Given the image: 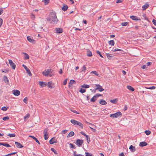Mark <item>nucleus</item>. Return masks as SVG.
Wrapping results in <instances>:
<instances>
[{"label":"nucleus","mask_w":156,"mask_h":156,"mask_svg":"<svg viewBox=\"0 0 156 156\" xmlns=\"http://www.w3.org/2000/svg\"><path fill=\"white\" fill-rule=\"evenodd\" d=\"M47 21H49L52 24H57L58 20L57 18L56 13L52 11L49 15V17L47 18Z\"/></svg>","instance_id":"nucleus-1"},{"label":"nucleus","mask_w":156,"mask_h":156,"mask_svg":"<svg viewBox=\"0 0 156 156\" xmlns=\"http://www.w3.org/2000/svg\"><path fill=\"white\" fill-rule=\"evenodd\" d=\"M122 116V114L120 112H117L115 113L114 114H112L110 115V117L113 118L121 117Z\"/></svg>","instance_id":"nucleus-2"},{"label":"nucleus","mask_w":156,"mask_h":156,"mask_svg":"<svg viewBox=\"0 0 156 156\" xmlns=\"http://www.w3.org/2000/svg\"><path fill=\"white\" fill-rule=\"evenodd\" d=\"M22 66L26 70L27 73L30 76H31L32 74L30 70L25 65L23 64Z\"/></svg>","instance_id":"nucleus-3"},{"label":"nucleus","mask_w":156,"mask_h":156,"mask_svg":"<svg viewBox=\"0 0 156 156\" xmlns=\"http://www.w3.org/2000/svg\"><path fill=\"white\" fill-rule=\"evenodd\" d=\"M9 63L10 66L12 69H14L16 68L15 64L11 60L9 59Z\"/></svg>","instance_id":"nucleus-4"},{"label":"nucleus","mask_w":156,"mask_h":156,"mask_svg":"<svg viewBox=\"0 0 156 156\" xmlns=\"http://www.w3.org/2000/svg\"><path fill=\"white\" fill-rule=\"evenodd\" d=\"M48 71L49 76H51L54 75V72L53 70L51 69H48Z\"/></svg>","instance_id":"nucleus-5"},{"label":"nucleus","mask_w":156,"mask_h":156,"mask_svg":"<svg viewBox=\"0 0 156 156\" xmlns=\"http://www.w3.org/2000/svg\"><path fill=\"white\" fill-rule=\"evenodd\" d=\"M12 92L13 94L15 96H18L20 94V92L18 90H13Z\"/></svg>","instance_id":"nucleus-6"},{"label":"nucleus","mask_w":156,"mask_h":156,"mask_svg":"<svg viewBox=\"0 0 156 156\" xmlns=\"http://www.w3.org/2000/svg\"><path fill=\"white\" fill-rule=\"evenodd\" d=\"M57 142V140L55 139V137H53L49 141V143L51 144H53L54 143Z\"/></svg>","instance_id":"nucleus-7"},{"label":"nucleus","mask_w":156,"mask_h":156,"mask_svg":"<svg viewBox=\"0 0 156 156\" xmlns=\"http://www.w3.org/2000/svg\"><path fill=\"white\" fill-rule=\"evenodd\" d=\"M15 144L17 148H22L23 147V146L20 143L17 142H15Z\"/></svg>","instance_id":"nucleus-8"},{"label":"nucleus","mask_w":156,"mask_h":156,"mask_svg":"<svg viewBox=\"0 0 156 156\" xmlns=\"http://www.w3.org/2000/svg\"><path fill=\"white\" fill-rule=\"evenodd\" d=\"M39 84L42 87H44L47 85V84L45 82H43V81H39Z\"/></svg>","instance_id":"nucleus-9"},{"label":"nucleus","mask_w":156,"mask_h":156,"mask_svg":"<svg viewBox=\"0 0 156 156\" xmlns=\"http://www.w3.org/2000/svg\"><path fill=\"white\" fill-rule=\"evenodd\" d=\"M42 74L45 76H49L48 69L45 70L42 72Z\"/></svg>","instance_id":"nucleus-10"},{"label":"nucleus","mask_w":156,"mask_h":156,"mask_svg":"<svg viewBox=\"0 0 156 156\" xmlns=\"http://www.w3.org/2000/svg\"><path fill=\"white\" fill-rule=\"evenodd\" d=\"M76 83V81L73 80H71L70 81L69 83V87H71V85L73 84H75Z\"/></svg>","instance_id":"nucleus-11"},{"label":"nucleus","mask_w":156,"mask_h":156,"mask_svg":"<svg viewBox=\"0 0 156 156\" xmlns=\"http://www.w3.org/2000/svg\"><path fill=\"white\" fill-rule=\"evenodd\" d=\"M57 33H61L62 32L63 30L61 28H56L55 29Z\"/></svg>","instance_id":"nucleus-12"},{"label":"nucleus","mask_w":156,"mask_h":156,"mask_svg":"<svg viewBox=\"0 0 156 156\" xmlns=\"http://www.w3.org/2000/svg\"><path fill=\"white\" fill-rule=\"evenodd\" d=\"M149 5L147 3H146L144 5L142 6V9L143 10H145L149 7Z\"/></svg>","instance_id":"nucleus-13"},{"label":"nucleus","mask_w":156,"mask_h":156,"mask_svg":"<svg viewBox=\"0 0 156 156\" xmlns=\"http://www.w3.org/2000/svg\"><path fill=\"white\" fill-rule=\"evenodd\" d=\"M130 18L132 20H139V18L137 17L134 16H131Z\"/></svg>","instance_id":"nucleus-14"},{"label":"nucleus","mask_w":156,"mask_h":156,"mask_svg":"<svg viewBox=\"0 0 156 156\" xmlns=\"http://www.w3.org/2000/svg\"><path fill=\"white\" fill-rule=\"evenodd\" d=\"M147 145V143L145 142H142L140 143L139 145L141 147H143L146 146Z\"/></svg>","instance_id":"nucleus-15"},{"label":"nucleus","mask_w":156,"mask_h":156,"mask_svg":"<svg viewBox=\"0 0 156 156\" xmlns=\"http://www.w3.org/2000/svg\"><path fill=\"white\" fill-rule=\"evenodd\" d=\"M68 7L67 5H64L62 7V9L64 11H66L68 9Z\"/></svg>","instance_id":"nucleus-16"},{"label":"nucleus","mask_w":156,"mask_h":156,"mask_svg":"<svg viewBox=\"0 0 156 156\" xmlns=\"http://www.w3.org/2000/svg\"><path fill=\"white\" fill-rule=\"evenodd\" d=\"M129 149L132 152H134L136 151V148L135 147H133V145H131L129 148Z\"/></svg>","instance_id":"nucleus-17"},{"label":"nucleus","mask_w":156,"mask_h":156,"mask_svg":"<svg viewBox=\"0 0 156 156\" xmlns=\"http://www.w3.org/2000/svg\"><path fill=\"white\" fill-rule=\"evenodd\" d=\"M99 103L102 105H105L107 104V103L104 100L101 99Z\"/></svg>","instance_id":"nucleus-18"},{"label":"nucleus","mask_w":156,"mask_h":156,"mask_svg":"<svg viewBox=\"0 0 156 156\" xmlns=\"http://www.w3.org/2000/svg\"><path fill=\"white\" fill-rule=\"evenodd\" d=\"M29 137L32 138L33 139L35 140L36 142H37L39 144H40V143L38 140L34 136H29Z\"/></svg>","instance_id":"nucleus-19"},{"label":"nucleus","mask_w":156,"mask_h":156,"mask_svg":"<svg viewBox=\"0 0 156 156\" xmlns=\"http://www.w3.org/2000/svg\"><path fill=\"white\" fill-rule=\"evenodd\" d=\"M3 80L5 83H8L9 82V80L6 76H4L3 77Z\"/></svg>","instance_id":"nucleus-20"},{"label":"nucleus","mask_w":156,"mask_h":156,"mask_svg":"<svg viewBox=\"0 0 156 156\" xmlns=\"http://www.w3.org/2000/svg\"><path fill=\"white\" fill-rule=\"evenodd\" d=\"M95 90H98L99 91L101 92L103 90H104V89L102 88V86H100L98 88H96L95 89Z\"/></svg>","instance_id":"nucleus-21"},{"label":"nucleus","mask_w":156,"mask_h":156,"mask_svg":"<svg viewBox=\"0 0 156 156\" xmlns=\"http://www.w3.org/2000/svg\"><path fill=\"white\" fill-rule=\"evenodd\" d=\"M23 54L24 55V59H28L29 58V55L26 53L23 52Z\"/></svg>","instance_id":"nucleus-22"},{"label":"nucleus","mask_w":156,"mask_h":156,"mask_svg":"<svg viewBox=\"0 0 156 156\" xmlns=\"http://www.w3.org/2000/svg\"><path fill=\"white\" fill-rule=\"evenodd\" d=\"M86 68L85 66H83L80 69V71L83 72H85V71L86 70Z\"/></svg>","instance_id":"nucleus-23"},{"label":"nucleus","mask_w":156,"mask_h":156,"mask_svg":"<svg viewBox=\"0 0 156 156\" xmlns=\"http://www.w3.org/2000/svg\"><path fill=\"white\" fill-rule=\"evenodd\" d=\"M27 39L29 41L33 43L35 41L34 40L32 39L30 36H28L27 37Z\"/></svg>","instance_id":"nucleus-24"},{"label":"nucleus","mask_w":156,"mask_h":156,"mask_svg":"<svg viewBox=\"0 0 156 156\" xmlns=\"http://www.w3.org/2000/svg\"><path fill=\"white\" fill-rule=\"evenodd\" d=\"M74 135V133L73 131L70 132L69 134L67 135V137H70L73 136Z\"/></svg>","instance_id":"nucleus-25"},{"label":"nucleus","mask_w":156,"mask_h":156,"mask_svg":"<svg viewBox=\"0 0 156 156\" xmlns=\"http://www.w3.org/2000/svg\"><path fill=\"white\" fill-rule=\"evenodd\" d=\"M73 124L78 125V122L75 120L72 119L70 121Z\"/></svg>","instance_id":"nucleus-26"},{"label":"nucleus","mask_w":156,"mask_h":156,"mask_svg":"<svg viewBox=\"0 0 156 156\" xmlns=\"http://www.w3.org/2000/svg\"><path fill=\"white\" fill-rule=\"evenodd\" d=\"M127 88L128 89L131 91H133L134 90V89L131 86H127Z\"/></svg>","instance_id":"nucleus-27"},{"label":"nucleus","mask_w":156,"mask_h":156,"mask_svg":"<svg viewBox=\"0 0 156 156\" xmlns=\"http://www.w3.org/2000/svg\"><path fill=\"white\" fill-rule=\"evenodd\" d=\"M51 84L52 82L51 81H49L48 82V84H47L48 87L49 88H53L52 86L51 85Z\"/></svg>","instance_id":"nucleus-28"},{"label":"nucleus","mask_w":156,"mask_h":156,"mask_svg":"<svg viewBox=\"0 0 156 156\" xmlns=\"http://www.w3.org/2000/svg\"><path fill=\"white\" fill-rule=\"evenodd\" d=\"M85 72H80V77L82 78L84 75Z\"/></svg>","instance_id":"nucleus-29"},{"label":"nucleus","mask_w":156,"mask_h":156,"mask_svg":"<svg viewBox=\"0 0 156 156\" xmlns=\"http://www.w3.org/2000/svg\"><path fill=\"white\" fill-rule=\"evenodd\" d=\"M90 87V86L88 85L84 84L81 86V87L83 88H88Z\"/></svg>","instance_id":"nucleus-30"},{"label":"nucleus","mask_w":156,"mask_h":156,"mask_svg":"<svg viewBox=\"0 0 156 156\" xmlns=\"http://www.w3.org/2000/svg\"><path fill=\"white\" fill-rule=\"evenodd\" d=\"M118 101V100L117 99H115L113 100H111L110 101V102L113 103V104H116Z\"/></svg>","instance_id":"nucleus-31"},{"label":"nucleus","mask_w":156,"mask_h":156,"mask_svg":"<svg viewBox=\"0 0 156 156\" xmlns=\"http://www.w3.org/2000/svg\"><path fill=\"white\" fill-rule=\"evenodd\" d=\"M108 44H109L111 45L112 46H114V41L113 40H111L108 42Z\"/></svg>","instance_id":"nucleus-32"},{"label":"nucleus","mask_w":156,"mask_h":156,"mask_svg":"<svg viewBox=\"0 0 156 156\" xmlns=\"http://www.w3.org/2000/svg\"><path fill=\"white\" fill-rule=\"evenodd\" d=\"M87 55L89 57L91 56L92 55V52L89 50H87Z\"/></svg>","instance_id":"nucleus-33"},{"label":"nucleus","mask_w":156,"mask_h":156,"mask_svg":"<svg viewBox=\"0 0 156 156\" xmlns=\"http://www.w3.org/2000/svg\"><path fill=\"white\" fill-rule=\"evenodd\" d=\"M97 98L95 95L91 99L90 101L92 102H94L97 99Z\"/></svg>","instance_id":"nucleus-34"},{"label":"nucleus","mask_w":156,"mask_h":156,"mask_svg":"<svg viewBox=\"0 0 156 156\" xmlns=\"http://www.w3.org/2000/svg\"><path fill=\"white\" fill-rule=\"evenodd\" d=\"M90 73H93V74H95V75L98 76H100L99 75V74H98L97 73V72L95 71H92V72H90Z\"/></svg>","instance_id":"nucleus-35"},{"label":"nucleus","mask_w":156,"mask_h":156,"mask_svg":"<svg viewBox=\"0 0 156 156\" xmlns=\"http://www.w3.org/2000/svg\"><path fill=\"white\" fill-rule=\"evenodd\" d=\"M44 139L45 140H46L48 139V133H44Z\"/></svg>","instance_id":"nucleus-36"},{"label":"nucleus","mask_w":156,"mask_h":156,"mask_svg":"<svg viewBox=\"0 0 156 156\" xmlns=\"http://www.w3.org/2000/svg\"><path fill=\"white\" fill-rule=\"evenodd\" d=\"M30 115L29 113H27L26 115L24 117V119L25 120L27 118H28L30 117Z\"/></svg>","instance_id":"nucleus-37"},{"label":"nucleus","mask_w":156,"mask_h":156,"mask_svg":"<svg viewBox=\"0 0 156 156\" xmlns=\"http://www.w3.org/2000/svg\"><path fill=\"white\" fill-rule=\"evenodd\" d=\"M7 135L8 136H9V137H15L16 136V135H15V134L14 133H13V134H7Z\"/></svg>","instance_id":"nucleus-38"},{"label":"nucleus","mask_w":156,"mask_h":156,"mask_svg":"<svg viewBox=\"0 0 156 156\" xmlns=\"http://www.w3.org/2000/svg\"><path fill=\"white\" fill-rule=\"evenodd\" d=\"M50 0H42V2H44L45 5H46L49 3Z\"/></svg>","instance_id":"nucleus-39"},{"label":"nucleus","mask_w":156,"mask_h":156,"mask_svg":"<svg viewBox=\"0 0 156 156\" xmlns=\"http://www.w3.org/2000/svg\"><path fill=\"white\" fill-rule=\"evenodd\" d=\"M83 143V141L79 139V147L81 146Z\"/></svg>","instance_id":"nucleus-40"},{"label":"nucleus","mask_w":156,"mask_h":156,"mask_svg":"<svg viewBox=\"0 0 156 156\" xmlns=\"http://www.w3.org/2000/svg\"><path fill=\"white\" fill-rule=\"evenodd\" d=\"M51 151H52L53 152H54V153H55V154H58L57 151L54 148H51Z\"/></svg>","instance_id":"nucleus-41"},{"label":"nucleus","mask_w":156,"mask_h":156,"mask_svg":"<svg viewBox=\"0 0 156 156\" xmlns=\"http://www.w3.org/2000/svg\"><path fill=\"white\" fill-rule=\"evenodd\" d=\"M3 146L6 147H11L9 144L7 143H3Z\"/></svg>","instance_id":"nucleus-42"},{"label":"nucleus","mask_w":156,"mask_h":156,"mask_svg":"<svg viewBox=\"0 0 156 156\" xmlns=\"http://www.w3.org/2000/svg\"><path fill=\"white\" fill-rule=\"evenodd\" d=\"M86 91V90L85 89H82V88L80 89L79 90V91L82 93L85 92Z\"/></svg>","instance_id":"nucleus-43"},{"label":"nucleus","mask_w":156,"mask_h":156,"mask_svg":"<svg viewBox=\"0 0 156 156\" xmlns=\"http://www.w3.org/2000/svg\"><path fill=\"white\" fill-rule=\"evenodd\" d=\"M9 118L8 116L2 118V119L4 121L8 120L9 119Z\"/></svg>","instance_id":"nucleus-44"},{"label":"nucleus","mask_w":156,"mask_h":156,"mask_svg":"<svg viewBox=\"0 0 156 156\" xmlns=\"http://www.w3.org/2000/svg\"><path fill=\"white\" fill-rule=\"evenodd\" d=\"M86 156H93L92 154L88 152H86L85 153Z\"/></svg>","instance_id":"nucleus-45"},{"label":"nucleus","mask_w":156,"mask_h":156,"mask_svg":"<svg viewBox=\"0 0 156 156\" xmlns=\"http://www.w3.org/2000/svg\"><path fill=\"white\" fill-rule=\"evenodd\" d=\"M69 145H70V147L72 148H74V149L76 148V147L73 144L70 143V144H69Z\"/></svg>","instance_id":"nucleus-46"},{"label":"nucleus","mask_w":156,"mask_h":156,"mask_svg":"<svg viewBox=\"0 0 156 156\" xmlns=\"http://www.w3.org/2000/svg\"><path fill=\"white\" fill-rule=\"evenodd\" d=\"M145 133L147 135H148L151 133V132L149 130H146L145 131Z\"/></svg>","instance_id":"nucleus-47"},{"label":"nucleus","mask_w":156,"mask_h":156,"mask_svg":"<svg viewBox=\"0 0 156 156\" xmlns=\"http://www.w3.org/2000/svg\"><path fill=\"white\" fill-rule=\"evenodd\" d=\"M128 24V23L127 22H124V23H121V25L122 26H126Z\"/></svg>","instance_id":"nucleus-48"},{"label":"nucleus","mask_w":156,"mask_h":156,"mask_svg":"<svg viewBox=\"0 0 156 156\" xmlns=\"http://www.w3.org/2000/svg\"><path fill=\"white\" fill-rule=\"evenodd\" d=\"M146 88L148 89L153 90L155 89L156 88V87L154 86H152L148 88L146 87Z\"/></svg>","instance_id":"nucleus-49"},{"label":"nucleus","mask_w":156,"mask_h":156,"mask_svg":"<svg viewBox=\"0 0 156 156\" xmlns=\"http://www.w3.org/2000/svg\"><path fill=\"white\" fill-rule=\"evenodd\" d=\"M67 80H68V79L67 78H66L65 80H64V81L63 83V85H66V84L67 83Z\"/></svg>","instance_id":"nucleus-50"},{"label":"nucleus","mask_w":156,"mask_h":156,"mask_svg":"<svg viewBox=\"0 0 156 156\" xmlns=\"http://www.w3.org/2000/svg\"><path fill=\"white\" fill-rule=\"evenodd\" d=\"M106 55L107 57L108 58V59L111 58L112 57V56H111L110 55V54L107 53L106 54Z\"/></svg>","instance_id":"nucleus-51"},{"label":"nucleus","mask_w":156,"mask_h":156,"mask_svg":"<svg viewBox=\"0 0 156 156\" xmlns=\"http://www.w3.org/2000/svg\"><path fill=\"white\" fill-rule=\"evenodd\" d=\"M48 130V128H46L44 129L43 131V133H47V132Z\"/></svg>","instance_id":"nucleus-52"},{"label":"nucleus","mask_w":156,"mask_h":156,"mask_svg":"<svg viewBox=\"0 0 156 156\" xmlns=\"http://www.w3.org/2000/svg\"><path fill=\"white\" fill-rule=\"evenodd\" d=\"M28 98L27 97H26L23 100V102L27 104V101H28Z\"/></svg>","instance_id":"nucleus-53"},{"label":"nucleus","mask_w":156,"mask_h":156,"mask_svg":"<svg viewBox=\"0 0 156 156\" xmlns=\"http://www.w3.org/2000/svg\"><path fill=\"white\" fill-rule=\"evenodd\" d=\"M122 51L121 49H118V48H116V49H115L113 50H112V51L115 52V51Z\"/></svg>","instance_id":"nucleus-54"},{"label":"nucleus","mask_w":156,"mask_h":156,"mask_svg":"<svg viewBox=\"0 0 156 156\" xmlns=\"http://www.w3.org/2000/svg\"><path fill=\"white\" fill-rule=\"evenodd\" d=\"M96 52H97V53L99 54L101 57V58H103V56L101 55L100 52L99 51H97Z\"/></svg>","instance_id":"nucleus-55"},{"label":"nucleus","mask_w":156,"mask_h":156,"mask_svg":"<svg viewBox=\"0 0 156 156\" xmlns=\"http://www.w3.org/2000/svg\"><path fill=\"white\" fill-rule=\"evenodd\" d=\"M1 109L3 111H6L7 110V108L6 107H2L1 108Z\"/></svg>","instance_id":"nucleus-56"},{"label":"nucleus","mask_w":156,"mask_h":156,"mask_svg":"<svg viewBox=\"0 0 156 156\" xmlns=\"http://www.w3.org/2000/svg\"><path fill=\"white\" fill-rule=\"evenodd\" d=\"M79 126L81 129H83V125L81 123L79 122Z\"/></svg>","instance_id":"nucleus-57"},{"label":"nucleus","mask_w":156,"mask_h":156,"mask_svg":"<svg viewBox=\"0 0 156 156\" xmlns=\"http://www.w3.org/2000/svg\"><path fill=\"white\" fill-rule=\"evenodd\" d=\"M89 127L92 130L93 132H95L96 131V130L95 129V128H93L90 126Z\"/></svg>","instance_id":"nucleus-58"},{"label":"nucleus","mask_w":156,"mask_h":156,"mask_svg":"<svg viewBox=\"0 0 156 156\" xmlns=\"http://www.w3.org/2000/svg\"><path fill=\"white\" fill-rule=\"evenodd\" d=\"M153 23L156 26V20L153 19L152 20Z\"/></svg>","instance_id":"nucleus-59"},{"label":"nucleus","mask_w":156,"mask_h":156,"mask_svg":"<svg viewBox=\"0 0 156 156\" xmlns=\"http://www.w3.org/2000/svg\"><path fill=\"white\" fill-rule=\"evenodd\" d=\"M3 12V10L2 8L0 9V15L2 14Z\"/></svg>","instance_id":"nucleus-60"},{"label":"nucleus","mask_w":156,"mask_h":156,"mask_svg":"<svg viewBox=\"0 0 156 156\" xmlns=\"http://www.w3.org/2000/svg\"><path fill=\"white\" fill-rule=\"evenodd\" d=\"M31 18L33 20H34L35 18V16H34V14H32L31 15Z\"/></svg>","instance_id":"nucleus-61"},{"label":"nucleus","mask_w":156,"mask_h":156,"mask_svg":"<svg viewBox=\"0 0 156 156\" xmlns=\"http://www.w3.org/2000/svg\"><path fill=\"white\" fill-rule=\"evenodd\" d=\"M102 95L101 94H96L95 96H96V97L97 98L98 97H99V96H101Z\"/></svg>","instance_id":"nucleus-62"},{"label":"nucleus","mask_w":156,"mask_h":156,"mask_svg":"<svg viewBox=\"0 0 156 156\" xmlns=\"http://www.w3.org/2000/svg\"><path fill=\"white\" fill-rule=\"evenodd\" d=\"M76 151H74L73 152V155L74 156H78V154H76Z\"/></svg>","instance_id":"nucleus-63"},{"label":"nucleus","mask_w":156,"mask_h":156,"mask_svg":"<svg viewBox=\"0 0 156 156\" xmlns=\"http://www.w3.org/2000/svg\"><path fill=\"white\" fill-rule=\"evenodd\" d=\"M119 156H125V155L123 153V152H122L119 154Z\"/></svg>","instance_id":"nucleus-64"}]
</instances>
